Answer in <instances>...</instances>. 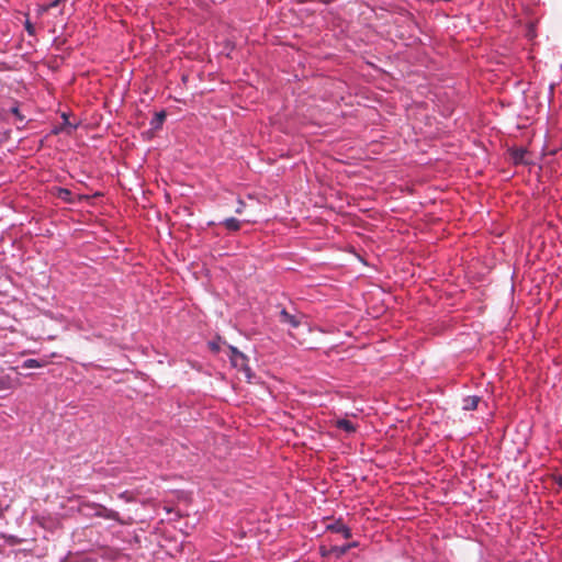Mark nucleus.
Listing matches in <instances>:
<instances>
[{"instance_id": "nucleus-1", "label": "nucleus", "mask_w": 562, "mask_h": 562, "mask_svg": "<svg viewBox=\"0 0 562 562\" xmlns=\"http://www.w3.org/2000/svg\"><path fill=\"white\" fill-rule=\"evenodd\" d=\"M301 314H290L285 308H282L279 314V321L291 328H297L302 323Z\"/></svg>"}, {"instance_id": "nucleus-2", "label": "nucleus", "mask_w": 562, "mask_h": 562, "mask_svg": "<svg viewBox=\"0 0 562 562\" xmlns=\"http://www.w3.org/2000/svg\"><path fill=\"white\" fill-rule=\"evenodd\" d=\"M326 528L333 532L341 533L345 539H349L351 537L350 528L347 527L340 519L327 525Z\"/></svg>"}, {"instance_id": "nucleus-3", "label": "nucleus", "mask_w": 562, "mask_h": 562, "mask_svg": "<svg viewBox=\"0 0 562 562\" xmlns=\"http://www.w3.org/2000/svg\"><path fill=\"white\" fill-rule=\"evenodd\" d=\"M95 515L99 516V517H103L105 519H112V520H116V521L123 524V521L120 519V515H119L117 512L109 509V508L103 507V506L99 507V509H98Z\"/></svg>"}, {"instance_id": "nucleus-4", "label": "nucleus", "mask_w": 562, "mask_h": 562, "mask_svg": "<svg viewBox=\"0 0 562 562\" xmlns=\"http://www.w3.org/2000/svg\"><path fill=\"white\" fill-rule=\"evenodd\" d=\"M18 385V381L12 379L10 375L0 376V391H7L15 389Z\"/></svg>"}, {"instance_id": "nucleus-5", "label": "nucleus", "mask_w": 562, "mask_h": 562, "mask_svg": "<svg viewBox=\"0 0 562 562\" xmlns=\"http://www.w3.org/2000/svg\"><path fill=\"white\" fill-rule=\"evenodd\" d=\"M229 232H237L240 229L241 223L235 217L225 218L222 223Z\"/></svg>"}, {"instance_id": "nucleus-6", "label": "nucleus", "mask_w": 562, "mask_h": 562, "mask_svg": "<svg viewBox=\"0 0 562 562\" xmlns=\"http://www.w3.org/2000/svg\"><path fill=\"white\" fill-rule=\"evenodd\" d=\"M232 349V362L234 366H240V367H244L245 364V361H246V357L244 356V353L239 352L236 348H231Z\"/></svg>"}, {"instance_id": "nucleus-7", "label": "nucleus", "mask_w": 562, "mask_h": 562, "mask_svg": "<svg viewBox=\"0 0 562 562\" xmlns=\"http://www.w3.org/2000/svg\"><path fill=\"white\" fill-rule=\"evenodd\" d=\"M479 402H480V397L468 396L463 400V408L467 411L476 409Z\"/></svg>"}, {"instance_id": "nucleus-8", "label": "nucleus", "mask_w": 562, "mask_h": 562, "mask_svg": "<svg viewBox=\"0 0 562 562\" xmlns=\"http://www.w3.org/2000/svg\"><path fill=\"white\" fill-rule=\"evenodd\" d=\"M337 428L345 430L347 432L356 431L355 425L349 419H338L336 422Z\"/></svg>"}, {"instance_id": "nucleus-9", "label": "nucleus", "mask_w": 562, "mask_h": 562, "mask_svg": "<svg viewBox=\"0 0 562 562\" xmlns=\"http://www.w3.org/2000/svg\"><path fill=\"white\" fill-rule=\"evenodd\" d=\"M527 154V150L525 148H516L512 151V157L514 159L515 164H521L524 162L525 155Z\"/></svg>"}, {"instance_id": "nucleus-10", "label": "nucleus", "mask_w": 562, "mask_h": 562, "mask_svg": "<svg viewBox=\"0 0 562 562\" xmlns=\"http://www.w3.org/2000/svg\"><path fill=\"white\" fill-rule=\"evenodd\" d=\"M45 364H46L45 361L40 362L37 359H26L23 362L22 368H24V369L41 368V367H44Z\"/></svg>"}, {"instance_id": "nucleus-11", "label": "nucleus", "mask_w": 562, "mask_h": 562, "mask_svg": "<svg viewBox=\"0 0 562 562\" xmlns=\"http://www.w3.org/2000/svg\"><path fill=\"white\" fill-rule=\"evenodd\" d=\"M351 547H355V543H350V544L342 546V547H334V548L331 549V551H333V552H335L337 557H341V555H344L345 553H347V551H348Z\"/></svg>"}, {"instance_id": "nucleus-12", "label": "nucleus", "mask_w": 562, "mask_h": 562, "mask_svg": "<svg viewBox=\"0 0 562 562\" xmlns=\"http://www.w3.org/2000/svg\"><path fill=\"white\" fill-rule=\"evenodd\" d=\"M166 119V113L164 111L156 113L155 119L151 122V125L155 127H159Z\"/></svg>"}, {"instance_id": "nucleus-13", "label": "nucleus", "mask_w": 562, "mask_h": 562, "mask_svg": "<svg viewBox=\"0 0 562 562\" xmlns=\"http://www.w3.org/2000/svg\"><path fill=\"white\" fill-rule=\"evenodd\" d=\"M60 2H61V0H54L53 2H50V3H49V4H47V5H43V7H41V8L38 9V12L42 14V13H44V12L48 11L49 9L57 7Z\"/></svg>"}, {"instance_id": "nucleus-14", "label": "nucleus", "mask_w": 562, "mask_h": 562, "mask_svg": "<svg viewBox=\"0 0 562 562\" xmlns=\"http://www.w3.org/2000/svg\"><path fill=\"white\" fill-rule=\"evenodd\" d=\"M10 112L16 117L18 121L20 122H23L24 121V115L21 114L19 108L16 105L12 106L10 109Z\"/></svg>"}, {"instance_id": "nucleus-15", "label": "nucleus", "mask_w": 562, "mask_h": 562, "mask_svg": "<svg viewBox=\"0 0 562 562\" xmlns=\"http://www.w3.org/2000/svg\"><path fill=\"white\" fill-rule=\"evenodd\" d=\"M24 26L29 35H35V27L29 20L25 21Z\"/></svg>"}, {"instance_id": "nucleus-16", "label": "nucleus", "mask_w": 562, "mask_h": 562, "mask_svg": "<svg viewBox=\"0 0 562 562\" xmlns=\"http://www.w3.org/2000/svg\"><path fill=\"white\" fill-rule=\"evenodd\" d=\"M67 195H70V191L67 190V189H60V192H59V198L61 199H66Z\"/></svg>"}, {"instance_id": "nucleus-17", "label": "nucleus", "mask_w": 562, "mask_h": 562, "mask_svg": "<svg viewBox=\"0 0 562 562\" xmlns=\"http://www.w3.org/2000/svg\"><path fill=\"white\" fill-rule=\"evenodd\" d=\"M238 203H239V206L236 209V213L240 214L243 212L244 202L239 201Z\"/></svg>"}, {"instance_id": "nucleus-18", "label": "nucleus", "mask_w": 562, "mask_h": 562, "mask_svg": "<svg viewBox=\"0 0 562 562\" xmlns=\"http://www.w3.org/2000/svg\"><path fill=\"white\" fill-rule=\"evenodd\" d=\"M559 485L562 486V476L559 477Z\"/></svg>"}, {"instance_id": "nucleus-19", "label": "nucleus", "mask_w": 562, "mask_h": 562, "mask_svg": "<svg viewBox=\"0 0 562 562\" xmlns=\"http://www.w3.org/2000/svg\"><path fill=\"white\" fill-rule=\"evenodd\" d=\"M213 349H215V351H218V348H216V345H213Z\"/></svg>"}, {"instance_id": "nucleus-20", "label": "nucleus", "mask_w": 562, "mask_h": 562, "mask_svg": "<svg viewBox=\"0 0 562 562\" xmlns=\"http://www.w3.org/2000/svg\"><path fill=\"white\" fill-rule=\"evenodd\" d=\"M213 349H215V351H218V348H216V345H213Z\"/></svg>"}]
</instances>
